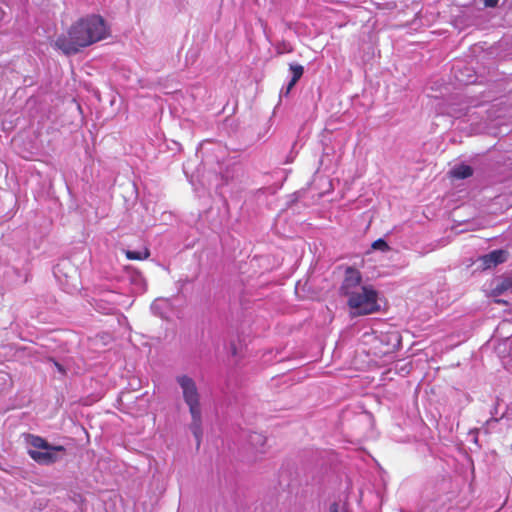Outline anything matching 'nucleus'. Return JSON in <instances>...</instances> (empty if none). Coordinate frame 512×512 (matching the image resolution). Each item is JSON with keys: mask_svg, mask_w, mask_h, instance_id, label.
Instances as JSON below:
<instances>
[{"mask_svg": "<svg viewBox=\"0 0 512 512\" xmlns=\"http://www.w3.org/2000/svg\"><path fill=\"white\" fill-rule=\"evenodd\" d=\"M125 254L129 260H144L150 256L148 248H143L141 250H126Z\"/></svg>", "mask_w": 512, "mask_h": 512, "instance_id": "obj_10", "label": "nucleus"}, {"mask_svg": "<svg viewBox=\"0 0 512 512\" xmlns=\"http://www.w3.org/2000/svg\"><path fill=\"white\" fill-rule=\"evenodd\" d=\"M191 414V424H190V430L192 434L194 435L197 443V447L200 446L201 437H202V413L201 409L196 410V412H190Z\"/></svg>", "mask_w": 512, "mask_h": 512, "instance_id": "obj_7", "label": "nucleus"}, {"mask_svg": "<svg viewBox=\"0 0 512 512\" xmlns=\"http://www.w3.org/2000/svg\"><path fill=\"white\" fill-rule=\"evenodd\" d=\"M232 354H233V355H236V349H235V347H232Z\"/></svg>", "mask_w": 512, "mask_h": 512, "instance_id": "obj_16", "label": "nucleus"}, {"mask_svg": "<svg viewBox=\"0 0 512 512\" xmlns=\"http://www.w3.org/2000/svg\"><path fill=\"white\" fill-rule=\"evenodd\" d=\"M472 174L473 169L471 168V166L466 164L457 165L451 170V175L457 179H466L472 176Z\"/></svg>", "mask_w": 512, "mask_h": 512, "instance_id": "obj_9", "label": "nucleus"}, {"mask_svg": "<svg viewBox=\"0 0 512 512\" xmlns=\"http://www.w3.org/2000/svg\"><path fill=\"white\" fill-rule=\"evenodd\" d=\"M483 2L486 7H496L499 0H483Z\"/></svg>", "mask_w": 512, "mask_h": 512, "instance_id": "obj_13", "label": "nucleus"}, {"mask_svg": "<svg viewBox=\"0 0 512 512\" xmlns=\"http://www.w3.org/2000/svg\"><path fill=\"white\" fill-rule=\"evenodd\" d=\"M151 311L163 319H169L173 314L171 300L168 298H157L151 304Z\"/></svg>", "mask_w": 512, "mask_h": 512, "instance_id": "obj_5", "label": "nucleus"}, {"mask_svg": "<svg viewBox=\"0 0 512 512\" xmlns=\"http://www.w3.org/2000/svg\"><path fill=\"white\" fill-rule=\"evenodd\" d=\"M290 71L292 73V77L290 81L287 83V85L283 86L280 91V97H288L291 90L297 83V81L302 77L304 73V68L300 64H291L290 65Z\"/></svg>", "mask_w": 512, "mask_h": 512, "instance_id": "obj_6", "label": "nucleus"}, {"mask_svg": "<svg viewBox=\"0 0 512 512\" xmlns=\"http://www.w3.org/2000/svg\"><path fill=\"white\" fill-rule=\"evenodd\" d=\"M482 260L486 268L494 267L505 261V252L502 250H494L483 256Z\"/></svg>", "mask_w": 512, "mask_h": 512, "instance_id": "obj_8", "label": "nucleus"}, {"mask_svg": "<svg viewBox=\"0 0 512 512\" xmlns=\"http://www.w3.org/2000/svg\"><path fill=\"white\" fill-rule=\"evenodd\" d=\"M249 441L257 451L263 452L260 447H262L266 442L264 435L254 432L249 436Z\"/></svg>", "mask_w": 512, "mask_h": 512, "instance_id": "obj_11", "label": "nucleus"}, {"mask_svg": "<svg viewBox=\"0 0 512 512\" xmlns=\"http://www.w3.org/2000/svg\"><path fill=\"white\" fill-rule=\"evenodd\" d=\"M340 292L347 298L353 315H368L380 310L377 291L371 285L362 284V275L357 269H346Z\"/></svg>", "mask_w": 512, "mask_h": 512, "instance_id": "obj_2", "label": "nucleus"}, {"mask_svg": "<svg viewBox=\"0 0 512 512\" xmlns=\"http://www.w3.org/2000/svg\"><path fill=\"white\" fill-rule=\"evenodd\" d=\"M330 512H339V505L337 503H332L329 508Z\"/></svg>", "mask_w": 512, "mask_h": 512, "instance_id": "obj_14", "label": "nucleus"}, {"mask_svg": "<svg viewBox=\"0 0 512 512\" xmlns=\"http://www.w3.org/2000/svg\"><path fill=\"white\" fill-rule=\"evenodd\" d=\"M55 365L57 366V368L59 369V371H62V368H61V366L59 365V363H55Z\"/></svg>", "mask_w": 512, "mask_h": 512, "instance_id": "obj_15", "label": "nucleus"}, {"mask_svg": "<svg viewBox=\"0 0 512 512\" xmlns=\"http://www.w3.org/2000/svg\"><path fill=\"white\" fill-rule=\"evenodd\" d=\"M109 35L110 28L104 18L92 14L73 23L66 35H59L55 40V47L65 55H74L81 49L106 39Z\"/></svg>", "mask_w": 512, "mask_h": 512, "instance_id": "obj_1", "label": "nucleus"}, {"mask_svg": "<svg viewBox=\"0 0 512 512\" xmlns=\"http://www.w3.org/2000/svg\"><path fill=\"white\" fill-rule=\"evenodd\" d=\"M176 380L182 389L183 399L189 407V412L195 413L196 410H200V394L195 381L187 375L178 376Z\"/></svg>", "mask_w": 512, "mask_h": 512, "instance_id": "obj_4", "label": "nucleus"}, {"mask_svg": "<svg viewBox=\"0 0 512 512\" xmlns=\"http://www.w3.org/2000/svg\"><path fill=\"white\" fill-rule=\"evenodd\" d=\"M372 249L386 252L390 250V247L384 239L380 238L372 243Z\"/></svg>", "mask_w": 512, "mask_h": 512, "instance_id": "obj_12", "label": "nucleus"}, {"mask_svg": "<svg viewBox=\"0 0 512 512\" xmlns=\"http://www.w3.org/2000/svg\"><path fill=\"white\" fill-rule=\"evenodd\" d=\"M26 441L30 448L28 455L40 465H51L61 460V454L65 453L62 445H51L43 437L28 434Z\"/></svg>", "mask_w": 512, "mask_h": 512, "instance_id": "obj_3", "label": "nucleus"}]
</instances>
